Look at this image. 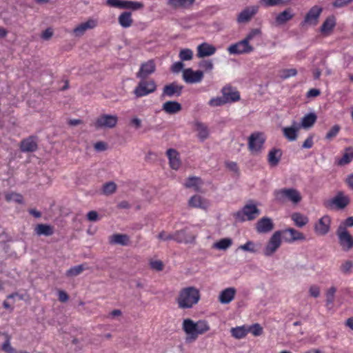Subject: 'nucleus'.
I'll list each match as a JSON object with an SVG mask.
<instances>
[{"label":"nucleus","mask_w":353,"mask_h":353,"mask_svg":"<svg viewBox=\"0 0 353 353\" xmlns=\"http://www.w3.org/2000/svg\"><path fill=\"white\" fill-rule=\"evenodd\" d=\"M201 298L199 290L195 287L182 288L176 299L180 309H190L198 303Z\"/></svg>","instance_id":"obj_1"},{"label":"nucleus","mask_w":353,"mask_h":353,"mask_svg":"<svg viewBox=\"0 0 353 353\" xmlns=\"http://www.w3.org/2000/svg\"><path fill=\"white\" fill-rule=\"evenodd\" d=\"M274 196L275 200L281 203L289 201L294 203H298L301 200V196L299 192L294 188L275 190L274 191Z\"/></svg>","instance_id":"obj_2"},{"label":"nucleus","mask_w":353,"mask_h":353,"mask_svg":"<svg viewBox=\"0 0 353 353\" xmlns=\"http://www.w3.org/2000/svg\"><path fill=\"white\" fill-rule=\"evenodd\" d=\"M339 243L343 251L347 252L353 248V236L345 226L341 224L336 232Z\"/></svg>","instance_id":"obj_3"},{"label":"nucleus","mask_w":353,"mask_h":353,"mask_svg":"<svg viewBox=\"0 0 353 353\" xmlns=\"http://www.w3.org/2000/svg\"><path fill=\"white\" fill-rule=\"evenodd\" d=\"M156 90L157 84L153 79L149 81L141 79L133 92L136 97L140 98L154 92Z\"/></svg>","instance_id":"obj_4"},{"label":"nucleus","mask_w":353,"mask_h":353,"mask_svg":"<svg viewBox=\"0 0 353 353\" xmlns=\"http://www.w3.org/2000/svg\"><path fill=\"white\" fill-rule=\"evenodd\" d=\"M260 214V210L255 205L247 204L241 211L236 214V217L241 221H252Z\"/></svg>","instance_id":"obj_5"},{"label":"nucleus","mask_w":353,"mask_h":353,"mask_svg":"<svg viewBox=\"0 0 353 353\" xmlns=\"http://www.w3.org/2000/svg\"><path fill=\"white\" fill-rule=\"evenodd\" d=\"M282 243L281 232L276 231L270 237L267 245H265L263 254L266 256H271L279 248Z\"/></svg>","instance_id":"obj_6"},{"label":"nucleus","mask_w":353,"mask_h":353,"mask_svg":"<svg viewBox=\"0 0 353 353\" xmlns=\"http://www.w3.org/2000/svg\"><path fill=\"white\" fill-rule=\"evenodd\" d=\"M350 203V197L345 195L343 192L339 191L336 193L335 196L325 203V206L326 208H332L334 206L337 209H343L347 206Z\"/></svg>","instance_id":"obj_7"},{"label":"nucleus","mask_w":353,"mask_h":353,"mask_svg":"<svg viewBox=\"0 0 353 353\" xmlns=\"http://www.w3.org/2000/svg\"><path fill=\"white\" fill-rule=\"evenodd\" d=\"M253 51V46L248 43L247 40L245 39L233 43L228 48V52L230 54H249Z\"/></svg>","instance_id":"obj_8"},{"label":"nucleus","mask_w":353,"mask_h":353,"mask_svg":"<svg viewBox=\"0 0 353 353\" xmlns=\"http://www.w3.org/2000/svg\"><path fill=\"white\" fill-rule=\"evenodd\" d=\"M182 327L186 334V343H192L197 339L196 323L190 319H186L183 321Z\"/></svg>","instance_id":"obj_9"},{"label":"nucleus","mask_w":353,"mask_h":353,"mask_svg":"<svg viewBox=\"0 0 353 353\" xmlns=\"http://www.w3.org/2000/svg\"><path fill=\"white\" fill-rule=\"evenodd\" d=\"M265 138L261 132H254L248 139V148L252 152H259L265 143Z\"/></svg>","instance_id":"obj_10"},{"label":"nucleus","mask_w":353,"mask_h":353,"mask_svg":"<svg viewBox=\"0 0 353 353\" xmlns=\"http://www.w3.org/2000/svg\"><path fill=\"white\" fill-rule=\"evenodd\" d=\"M118 121V117L116 115L102 114L97 118L95 122V128H112Z\"/></svg>","instance_id":"obj_11"},{"label":"nucleus","mask_w":353,"mask_h":353,"mask_svg":"<svg viewBox=\"0 0 353 353\" xmlns=\"http://www.w3.org/2000/svg\"><path fill=\"white\" fill-rule=\"evenodd\" d=\"M156 70V64L153 59H150L141 64L136 77L141 80L146 79L148 77L152 74Z\"/></svg>","instance_id":"obj_12"},{"label":"nucleus","mask_w":353,"mask_h":353,"mask_svg":"<svg viewBox=\"0 0 353 353\" xmlns=\"http://www.w3.org/2000/svg\"><path fill=\"white\" fill-rule=\"evenodd\" d=\"M279 231L281 232L282 239L287 243H293L296 241H303L305 239V236L302 232L294 228H290Z\"/></svg>","instance_id":"obj_13"},{"label":"nucleus","mask_w":353,"mask_h":353,"mask_svg":"<svg viewBox=\"0 0 353 353\" xmlns=\"http://www.w3.org/2000/svg\"><path fill=\"white\" fill-rule=\"evenodd\" d=\"M322 12V8L318 6H313L306 14L301 25L316 26L319 21V18Z\"/></svg>","instance_id":"obj_14"},{"label":"nucleus","mask_w":353,"mask_h":353,"mask_svg":"<svg viewBox=\"0 0 353 353\" xmlns=\"http://www.w3.org/2000/svg\"><path fill=\"white\" fill-rule=\"evenodd\" d=\"M331 218L328 215L322 216L314 225V232L321 236L327 234L330 230Z\"/></svg>","instance_id":"obj_15"},{"label":"nucleus","mask_w":353,"mask_h":353,"mask_svg":"<svg viewBox=\"0 0 353 353\" xmlns=\"http://www.w3.org/2000/svg\"><path fill=\"white\" fill-rule=\"evenodd\" d=\"M203 79V72L201 70L194 71L191 68L185 69L183 72V79L188 83H196Z\"/></svg>","instance_id":"obj_16"},{"label":"nucleus","mask_w":353,"mask_h":353,"mask_svg":"<svg viewBox=\"0 0 353 353\" xmlns=\"http://www.w3.org/2000/svg\"><path fill=\"white\" fill-rule=\"evenodd\" d=\"M195 236L188 228L174 232V241L179 243H189L194 241Z\"/></svg>","instance_id":"obj_17"},{"label":"nucleus","mask_w":353,"mask_h":353,"mask_svg":"<svg viewBox=\"0 0 353 353\" xmlns=\"http://www.w3.org/2000/svg\"><path fill=\"white\" fill-rule=\"evenodd\" d=\"M183 89V86L182 85H179L176 82H172L163 87L161 97H179L182 93Z\"/></svg>","instance_id":"obj_18"},{"label":"nucleus","mask_w":353,"mask_h":353,"mask_svg":"<svg viewBox=\"0 0 353 353\" xmlns=\"http://www.w3.org/2000/svg\"><path fill=\"white\" fill-rule=\"evenodd\" d=\"M221 92L226 103L238 101L240 99V94L235 88L230 85L224 86Z\"/></svg>","instance_id":"obj_19"},{"label":"nucleus","mask_w":353,"mask_h":353,"mask_svg":"<svg viewBox=\"0 0 353 353\" xmlns=\"http://www.w3.org/2000/svg\"><path fill=\"white\" fill-rule=\"evenodd\" d=\"M98 24L97 20L89 19L85 22L81 23L73 30V33L76 37L82 36L85 31L94 28Z\"/></svg>","instance_id":"obj_20"},{"label":"nucleus","mask_w":353,"mask_h":353,"mask_svg":"<svg viewBox=\"0 0 353 353\" xmlns=\"http://www.w3.org/2000/svg\"><path fill=\"white\" fill-rule=\"evenodd\" d=\"M274 228V223L269 217H263L258 221L256 230L259 233H268Z\"/></svg>","instance_id":"obj_21"},{"label":"nucleus","mask_w":353,"mask_h":353,"mask_svg":"<svg viewBox=\"0 0 353 353\" xmlns=\"http://www.w3.org/2000/svg\"><path fill=\"white\" fill-rule=\"evenodd\" d=\"M216 48L208 43H202L197 46V57L203 58L213 55L216 52Z\"/></svg>","instance_id":"obj_22"},{"label":"nucleus","mask_w":353,"mask_h":353,"mask_svg":"<svg viewBox=\"0 0 353 353\" xmlns=\"http://www.w3.org/2000/svg\"><path fill=\"white\" fill-rule=\"evenodd\" d=\"M236 292V290L234 288H225L220 292L219 301L222 304H228L234 299Z\"/></svg>","instance_id":"obj_23"},{"label":"nucleus","mask_w":353,"mask_h":353,"mask_svg":"<svg viewBox=\"0 0 353 353\" xmlns=\"http://www.w3.org/2000/svg\"><path fill=\"white\" fill-rule=\"evenodd\" d=\"M258 7H248L242 10L237 17L238 23H245L249 21L252 17L257 12Z\"/></svg>","instance_id":"obj_24"},{"label":"nucleus","mask_w":353,"mask_h":353,"mask_svg":"<svg viewBox=\"0 0 353 353\" xmlns=\"http://www.w3.org/2000/svg\"><path fill=\"white\" fill-rule=\"evenodd\" d=\"M166 154L169 159L170 167L174 170H178L181 165V161L178 152L174 149H168Z\"/></svg>","instance_id":"obj_25"},{"label":"nucleus","mask_w":353,"mask_h":353,"mask_svg":"<svg viewBox=\"0 0 353 353\" xmlns=\"http://www.w3.org/2000/svg\"><path fill=\"white\" fill-rule=\"evenodd\" d=\"M162 110L169 114H174L182 110L181 103L175 101H168L162 105Z\"/></svg>","instance_id":"obj_26"},{"label":"nucleus","mask_w":353,"mask_h":353,"mask_svg":"<svg viewBox=\"0 0 353 353\" xmlns=\"http://www.w3.org/2000/svg\"><path fill=\"white\" fill-rule=\"evenodd\" d=\"M283 152L281 149L272 148L268 154V161L270 166H276L281 161Z\"/></svg>","instance_id":"obj_27"},{"label":"nucleus","mask_w":353,"mask_h":353,"mask_svg":"<svg viewBox=\"0 0 353 353\" xmlns=\"http://www.w3.org/2000/svg\"><path fill=\"white\" fill-rule=\"evenodd\" d=\"M188 203L189 205L192 208L207 209L209 207L208 201L199 195H194L192 196L190 199Z\"/></svg>","instance_id":"obj_28"},{"label":"nucleus","mask_w":353,"mask_h":353,"mask_svg":"<svg viewBox=\"0 0 353 353\" xmlns=\"http://www.w3.org/2000/svg\"><path fill=\"white\" fill-rule=\"evenodd\" d=\"M34 232L38 236H49L54 234V228L50 225L40 223L36 225Z\"/></svg>","instance_id":"obj_29"},{"label":"nucleus","mask_w":353,"mask_h":353,"mask_svg":"<svg viewBox=\"0 0 353 353\" xmlns=\"http://www.w3.org/2000/svg\"><path fill=\"white\" fill-rule=\"evenodd\" d=\"M111 244L128 245L130 243V237L124 234H114L110 237Z\"/></svg>","instance_id":"obj_30"},{"label":"nucleus","mask_w":353,"mask_h":353,"mask_svg":"<svg viewBox=\"0 0 353 353\" xmlns=\"http://www.w3.org/2000/svg\"><path fill=\"white\" fill-rule=\"evenodd\" d=\"M37 149V143L34 137H29L21 143V150L23 152H34Z\"/></svg>","instance_id":"obj_31"},{"label":"nucleus","mask_w":353,"mask_h":353,"mask_svg":"<svg viewBox=\"0 0 353 353\" xmlns=\"http://www.w3.org/2000/svg\"><path fill=\"white\" fill-rule=\"evenodd\" d=\"M336 24L334 17H327L321 27V32L325 35H328L333 30Z\"/></svg>","instance_id":"obj_32"},{"label":"nucleus","mask_w":353,"mask_h":353,"mask_svg":"<svg viewBox=\"0 0 353 353\" xmlns=\"http://www.w3.org/2000/svg\"><path fill=\"white\" fill-rule=\"evenodd\" d=\"M195 128L198 132V137L201 141L208 139L209 136V130L206 125L200 121H196L195 123Z\"/></svg>","instance_id":"obj_33"},{"label":"nucleus","mask_w":353,"mask_h":353,"mask_svg":"<svg viewBox=\"0 0 353 353\" xmlns=\"http://www.w3.org/2000/svg\"><path fill=\"white\" fill-rule=\"evenodd\" d=\"M291 219L294 221L295 225L299 228L305 226L309 221V219L306 216L299 212L293 213L291 215Z\"/></svg>","instance_id":"obj_34"},{"label":"nucleus","mask_w":353,"mask_h":353,"mask_svg":"<svg viewBox=\"0 0 353 353\" xmlns=\"http://www.w3.org/2000/svg\"><path fill=\"white\" fill-rule=\"evenodd\" d=\"M284 137L289 141H294L297 139L299 128L294 126L285 127L282 129Z\"/></svg>","instance_id":"obj_35"},{"label":"nucleus","mask_w":353,"mask_h":353,"mask_svg":"<svg viewBox=\"0 0 353 353\" xmlns=\"http://www.w3.org/2000/svg\"><path fill=\"white\" fill-rule=\"evenodd\" d=\"M119 23L123 28H129L132 24V14L130 12H124L119 17Z\"/></svg>","instance_id":"obj_36"},{"label":"nucleus","mask_w":353,"mask_h":353,"mask_svg":"<svg viewBox=\"0 0 353 353\" xmlns=\"http://www.w3.org/2000/svg\"><path fill=\"white\" fill-rule=\"evenodd\" d=\"M143 3L138 1L120 0L119 8L139 10L143 8Z\"/></svg>","instance_id":"obj_37"},{"label":"nucleus","mask_w":353,"mask_h":353,"mask_svg":"<svg viewBox=\"0 0 353 353\" xmlns=\"http://www.w3.org/2000/svg\"><path fill=\"white\" fill-rule=\"evenodd\" d=\"M353 160V148H347L343 157L338 161L339 165H344L350 163Z\"/></svg>","instance_id":"obj_38"},{"label":"nucleus","mask_w":353,"mask_h":353,"mask_svg":"<svg viewBox=\"0 0 353 353\" xmlns=\"http://www.w3.org/2000/svg\"><path fill=\"white\" fill-rule=\"evenodd\" d=\"M316 115L314 113H309L302 118L301 126L304 128H311L316 121Z\"/></svg>","instance_id":"obj_39"},{"label":"nucleus","mask_w":353,"mask_h":353,"mask_svg":"<svg viewBox=\"0 0 353 353\" xmlns=\"http://www.w3.org/2000/svg\"><path fill=\"white\" fill-rule=\"evenodd\" d=\"M194 0H169L168 4L173 8H187L194 3Z\"/></svg>","instance_id":"obj_40"},{"label":"nucleus","mask_w":353,"mask_h":353,"mask_svg":"<svg viewBox=\"0 0 353 353\" xmlns=\"http://www.w3.org/2000/svg\"><path fill=\"white\" fill-rule=\"evenodd\" d=\"M232 244V241L230 238L221 239L219 241L216 242L213 247L218 250H225L230 248Z\"/></svg>","instance_id":"obj_41"},{"label":"nucleus","mask_w":353,"mask_h":353,"mask_svg":"<svg viewBox=\"0 0 353 353\" xmlns=\"http://www.w3.org/2000/svg\"><path fill=\"white\" fill-rule=\"evenodd\" d=\"M230 332L232 336L237 339L244 338L248 333L247 330L245 329L243 326L233 327L231 329Z\"/></svg>","instance_id":"obj_42"},{"label":"nucleus","mask_w":353,"mask_h":353,"mask_svg":"<svg viewBox=\"0 0 353 353\" xmlns=\"http://www.w3.org/2000/svg\"><path fill=\"white\" fill-rule=\"evenodd\" d=\"M85 270L83 264L78 265L70 268L65 273V275L69 277L76 276L79 275Z\"/></svg>","instance_id":"obj_43"},{"label":"nucleus","mask_w":353,"mask_h":353,"mask_svg":"<svg viewBox=\"0 0 353 353\" xmlns=\"http://www.w3.org/2000/svg\"><path fill=\"white\" fill-rule=\"evenodd\" d=\"M339 270L343 274H350L353 270V262L350 260L345 261L340 265Z\"/></svg>","instance_id":"obj_44"},{"label":"nucleus","mask_w":353,"mask_h":353,"mask_svg":"<svg viewBox=\"0 0 353 353\" xmlns=\"http://www.w3.org/2000/svg\"><path fill=\"white\" fill-rule=\"evenodd\" d=\"M292 17L293 15L290 13V12L286 10L278 14L276 18V21L277 23L282 24L290 20Z\"/></svg>","instance_id":"obj_45"},{"label":"nucleus","mask_w":353,"mask_h":353,"mask_svg":"<svg viewBox=\"0 0 353 353\" xmlns=\"http://www.w3.org/2000/svg\"><path fill=\"white\" fill-rule=\"evenodd\" d=\"M201 179L199 177H189L185 183L187 188H194L196 191L199 189V185H201Z\"/></svg>","instance_id":"obj_46"},{"label":"nucleus","mask_w":353,"mask_h":353,"mask_svg":"<svg viewBox=\"0 0 353 353\" xmlns=\"http://www.w3.org/2000/svg\"><path fill=\"white\" fill-rule=\"evenodd\" d=\"M291 0H260V3L265 7L276 6L285 4Z\"/></svg>","instance_id":"obj_47"},{"label":"nucleus","mask_w":353,"mask_h":353,"mask_svg":"<svg viewBox=\"0 0 353 353\" xmlns=\"http://www.w3.org/2000/svg\"><path fill=\"white\" fill-rule=\"evenodd\" d=\"M336 288L334 286L330 287L325 292L326 304L327 305L333 304L334 301L335 293Z\"/></svg>","instance_id":"obj_48"},{"label":"nucleus","mask_w":353,"mask_h":353,"mask_svg":"<svg viewBox=\"0 0 353 353\" xmlns=\"http://www.w3.org/2000/svg\"><path fill=\"white\" fill-rule=\"evenodd\" d=\"M239 249L251 253H255L257 252L256 246L252 241H248L245 244L241 245L239 247Z\"/></svg>","instance_id":"obj_49"},{"label":"nucleus","mask_w":353,"mask_h":353,"mask_svg":"<svg viewBox=\"0 0 353 353\" xmlns=\"http://www.w3.org/2000/svg\"><path fill=\"white\" fill-rule=\"evenodd\" d=\"M210 330V327L206 321H199L196 322V333L197 337L200 334L205 333Z\"/></svg>","instance_id":"obj_50"},{"label":"nucleus","mask_w":353,"mask_h":353,"mask_svg":"<svg viewBox=\"0 0 353 353\" xmlns=\"http://www.w3.org/2000/svg\"><path fill=\"white\" fill-rule=\"evenodd\" d=\"M117 189V185L114 182H108L103 185V192L105 195L113 194Z\"/></svg>","instance_id":"obj_51"},{"label":"nucleus","mask_w":353,"mask_h":353,"mask_svg":"<svg viewBox=\"0 0 353 353\" xmlns=\"http://www.w3.org/2000/svg\"><path fill=\"white\" fill-rule=\"evenodd\" d=\"M179 57L181 61H190L193 57V52L188 48L183 49L180 51Z\"/></svg>","instance_id":"obj_52"},{"label":"nucleus","mask_w":353,"mask_h":353,"mask_svg":"<svg viewBox=\"0 0 353 353\" xmlns=\"http://www.w3.org/2000/svg\"><path fill=\"white\" fill-rule=\"evenodd\" d=\"M340 130L341 126L338 124L334 125L326 134L325 139L327 140H332V139L336 137Z\"/></svg>","instance_id":"obj_53"},{"label":"nucleus","mask_w":353,"mask_h":353,"mask_svg":"<svg viewBox=\"0 0 353 353\" xmlns=\"http://www.w3.org/2000/svg\"><path fill=\"white\" fill-rule=\"evenodd\" d=\"M225 103H227L225 101L223 97H217L212 98L208 102L209 105H210L212 107L221 106Z\"/></svg>","instance_id":"obj_54"},{"label":"nucleus","mask_w":353,"mask_h":353,"mask_svg":"<svg viewBox=\"0 0 353 353\" xmlns=\"http://www.w3.org/2000/svg\"><path fill=\"white\" fill-rule=\"evenodd\" d=\"M261 34V32L259 29L255 28L252 29L245 37L244 39L245 40H247V42L250 43L251 41H252L254 38L259 37H260Z\"/></svg>","instance_id":"obj_55"},{"label":"nucleus","mask_w":353,"mask_h":353,"mask_svg":"<svg viewBox=\"0 0 353 353\" xmlns=\"http://www.w3.org/2000/svg\"><path fill=\"white\" fill-rule=\"evenodd\" d=\"M6 199L8 201H14L19 203L23 201L22 196L14 192L6 194Z\"/></svg>","instance_id":"obj_56"},{"label":"nucleus","mask_w":353,"mask_h":353,"mask_svg":"<svg viewBox=\"0 0 353 353\" xmlns=\"http://www.w3.org/2000/svg\"><path fill=\"white\" fill-rule=\"evenodd\" d=\"M297 74V71L294 68L285 69L281 72V77L287 79L291 77H294Z\"/></svg>","instance_id":"obj_57"},{"label":"nucleus","mask_w":353,"mask_h":353,"mask_svg":"<svg viewBox=\"0 0 353 353\" xmlns=\"http://www.w3.org/2000/svg\"><path fill=\"white\" fill-rule=\"evenodd\" d=\"M199 67L205 71H211L213 69L214 65L210 60H203L199 63Z\"/></svg>","instance_id":"obj_58"},{"label":"nucleus","mask_w":353,"mask_h":353,"mask_svg":"<svg viewBox=\"0 0 353 353\" xmlns=\"http://www.w3.org/2000/svg\"><path fill=\"white\" fill-rule=\"evenodd\" d=\"M2 350L6 353H16V350L11 346L9 339L3 343Z\"/></svg>","instance_id":"obj_59"},{"label":"nucleus","mask_w":353,"mask_h":353,"mask_svg":"<svg viewBox=\"0 0 353 353\" xmlns=\"http://www.w3.org/2000/svg\"><path fill=\"white\" fill-rule=\"evenodd\" d=\"M309 293L311 296L317 298L320 295V288L316 285H311L309 289Z\"/></svg>","instance_id":"obj_60"},{"label":"nucleus","mask_w":353,"mask_h":353,"mask_svg":"<svg viewBox=\"0 0 353 353\" xmlns=\"http://www.w3.org/2000/svg\"><path fill=\"white\" fill-rule=\"evenodd\" d=\"M158 239H159L162 241H170V240L174 241V233L167 234L165 232L162 231L161 232H160L159 234Z\"/></svg>","instance_id":"obj_61"},{"label":"nucleus","mask_w":353,"mask_h":353,"mask_svg":"<svg viewBox=\"0 0 353 353\" xmlns=\"http://www.w3.org/2000/svg\"><path fill=\"white\" fill-rule=\"evenodd\" d=\"M353 0H335L332 5L334 8H342L350 3Z\"/></svg>","instance_id":"obj_62"},{"label":"nucleus","mask_w":353,"mask_h":353,"mask_svg":"<svg viewBox=\"0 0 353 353\" xmlns=\"http://www.w3.org/2000/svg\"><path fill=\"white\" fill-rule=\"evenodd\" d=\"M313 138V135H310L303 142L302 148L305 149L311 148L314 145Z\"/></svg>","instance_id":"obj_63"},{"label":"nucleus","mask_w":353,"mask_h":353,"mask_svg":"<svg viewBox=\"0 0 353 353\" xmlns=\"http://www.w3.org/2000/svg\"><path fill=\"white\" fill-rule=\"evenodd\" d=\"M250 332L254 336H260L263 330L262 327L260 326L259 324H254L251 328Z\"/></svg>","instance_id":"obj_64"}]
</instances>
